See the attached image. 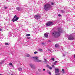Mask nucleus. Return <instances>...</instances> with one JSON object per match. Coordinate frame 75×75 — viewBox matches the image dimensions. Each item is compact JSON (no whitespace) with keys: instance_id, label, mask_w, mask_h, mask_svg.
Segmentation results:
<instances>
[{"instance_id":"79ce46f5","label":"nucleus","mask_w":75,"mask_h":75,"mask_svg":"<svg viewBox=\"0 0 75 75\" xmlns=\"http://www.w3.org/2000/svg\"><path fill=\"white\" fill-rule=\"evenodd\" d=\"M0 75H3L1 74H0Z\"/></svg>"},{"instance_id":"39448f33","label":"nucleus","mask_w":75,"mask_h":75,"mask_svg":"<svg viewBox=\"0 0 75 75\" xmlns=\"http://www.w3.org/2000/svg\"><path fill=\"white\" fill-rule=\"evenodd\" d=\"M34 18L36 20H40L41 18V16L40 15H36L34 16Z\"/></svg>"},{"instance_id":"4c0bfd02","label":"nucleus","mask_w":75,"mask_h":75,"mask_svg":"<svg viewBox=\"0 0 75 75\" xmlns=\"http://www.w3.org/2000/svg\"><path fill=\"white\" fill-rule=\"evenodd\" d=\"M2 30H1V28H0V31H2Z\"/></svg>"},{"instance_id":"0eeeda50","label":"nucleus","mask_w":75,"mask_h":75,"mask_svg":"<svg viewBox=\"0 0 75 75\" xmlns=\"http://www.w3.org/2000/svg\"><path fill=\"white\" fill-rule=\"evenodd\" d=\"M16 9L17 10H18V11H21L22 10V8L20 7H16Z\"/></svg>"},{"instance_id":"423d86ee","label":"nucleus","mask_w":75,"mask_h":75,"mask_svg":"<svg viewBox=\"0 0 75 75\" xmlns=\"http://www.w3.org/2000/svg\"><path fill=\"white\" fill-rule=\"evenodd\" d=\"M74 38V37L72 35H69V36L68 38V39L69 40H70L71 41H72V40H73Z\"/></svg>"},{"instance_id":"f257e3e1","label":"nucleus","mask_w":75,"mask_h":75,"mask_svg":"<svg viewBox=\"0 0 75 75\" xmlns=\"http://www.w3.org/2000/svg\"><path fill=\"white\" fill-rule=\"evenodd\" d=\"M62 33V29L60 28H58V31L54 32L52 33L53 36L54 38H57L60 36L61 33Z\"/></svg>"},{"instance_id":"f03ea898","label":"nucleus","mask_w":75,"mask_h":75,"mask_svg":"<svg viewBox=\"0 0 75 75\" xmlns=\"http://www.w3.org/2000/svg\"><path fill=\"white\" fill-rule=\"evenodd\" d=\"M51 5L50 4H47L45 5L44 6V8L46 11L50 10L51 9Z\"/></svg>"},{"instance_id":"412c9836","label":"nucleus","mask_w":75,"mask_h":75,"mask_svg":"<svg viewBox=\"0 0 75 75\" xmlns=\"http://www.w3.org/2000/svg\"><path fill=\"white\" fill-rule=\"evenodd\" d=\"M58 44H57L55 45V47H56V48H57V47H58Z\"/></svg>"},{"instance_id":"5701e85b","label":"nucleus","mask_w":75,"mask_h":75,"mask_svg":"<svg viewBox=\"0 0 75 75\" xmlns=\"http://www.w3.org/2000/svg\"><path fill=\"white\" fill-rule=\"evenodd\" d=\"M39 51H40V52H42V49H40L39 50Z\"/></svg>"},{"instance_id":"ea45409f","label":"nucleus","mask_w":75,"mask_h":75,"mask_svg":"<svg viewBox=\"0 0 75 75\" xmlns=\"http://www.w3.org/2000/svg\"><path fill=\"white\" fill-rule=\"evenodd\" d=\"M45 69H43V71H45Z\"/></svg>"},{"instance_id":"a211bd4d","label":"nucleus","mask_w":75,"mask_h":75,"mask_svg":"<svg viewBox=\"0 0 75 75\" xmlns=\"http://www.w3.org/2000/svg\"><path fill=\"white\" fill-rule=\"evenodd\" d=\"M26 37H29V36H30V34H27L26 35Z\"/></svg>"},{"instance_id":"4468645a","label":"nucleus","mask_w":75,"mask_h":75,"mask_svg":"<svg viewBox=\"0 0 75 75\" xmlns=\"http://www.w3.org/2000/svg\"><path fill=\"white\" fill-rule=\"evenodd\" d=\"M18 70L19 71H22V68L20 67L18 69Z\"/></svg>"},{"instance_id":"c03bdc74","label":"nucleus","mask_w":75,"mask_h":75,"mask_svg":"<svg viewBox=\"0 0 75 75\" xmlns=\"http://www.w3.org/2000/svg\"><path fill=\"white\" fill-rule=\"evenodd\" d=\"M11 75H14L13 74H11Z\"/></svg>"},{"instance_id":"f8f14e48","label":"nucleus","mask_w":75,"mask_h":75,"mask_svg":"<svg viewBox=\"0 0 75 75\" xmlns=\"http://www.w3.org/2000/svg\"><path fill=\"white\" fill-rule=\"evenodd\" d=\"M34 59H38V57H33Z\"/></svg>"},{"instance_id":"c756f323","label":"nucleus","mask_w":75,"mask_h":75,"mask_svg":"<svg viewBox=\"0 0 75 75\" xmlns=\"http://www.w3.org/2000/svg\"><path fill=\"white\" fill-rule=\"evenodd\" d=\"M48 73L49 74V75H51V73L50 71L48 72Z\"/></svg>"},{"instance_id":"e433bc0d","label":"nucleus","mask_w":75,"mask_h":75,"mask_svg":"<svg viewBox=\"0 0 75 75\" xmlns=\"http://www.w3.org/2000/svg\"><path fill=\"white\" fill-rule=\"evenodd\" d=\"M9 35H10V36L11 37V34L10 33H9Z\"/></svg>"},{"instance_id":"c9c22d12","label":"nucleus","mask_w":75,"mask_h":75,"mask_svg":"<svg viewBox=\"0 0 75 75\" xmlns=\"http://www.w3.org/2000/svg\"><path fill=\"white\" fill-rule=\"evenodd\" d=\"M52 67H53V68H54V65H52Z\"/></svg>"},{"instance_id":"cd10ccee","label":"nucleus","mask_w":75,"mask_h":75,"mask_svg":"<svg viewBox=\"0 0 75 75\" xmlns=\"http://www.w3.org/2000/svg\"><path fill=\"white\" fill-rule=\"evenodd\" d=\"M39 72H41V69H39L38 70Z\"/></svg>"},{"instance_id":"a18cd8bd","label":"nucleus","mask_w":75,"mask_h":75,"mask_svg":"<svg viewBox=\"0 0 75 75\" xmlns=\"http://www.w3.org/2000/svg\"><path fill=\"white\" fill-rule=\"evenodd\" d=\"M49 41L50 42H51V41Z\"/></svg>"},{"instance_id":"dca6fc26","label":"nucleus","mask_w":75,"mask_h":75,"mask_svg":"<svg viewBox=\"0 0 75 75\" xmlns=\"http://www.w3.org/2000/svg\"><path fill=\"white\" fill-rule=\"evenodd\" d=\"M30 66L33 68V64H30Z\"/></svg>"},{"instance_id":"f3484780","label":"nucleus","mask_w":75,"mask_h":75,"mask_svg":"<svg viewBox=\"0 0 75 75\" xmlns=\"http://www.w3.org/2000/svg\"><path fill=\"white\" fill-rule=\"evenodd\" d=\"M26 56L27 57H30V54H26Z\"/></svg>"},{"instance_id":"72a5a7b5","label":"nucleus","mask_w":75,"mask_h":75,"mask_svg":"<svg viewBox=\"0 0 75 75\" xmlns=\"http://www.w3.org/2000/svg\"><path fill=\"white\" fill-rule=\"evenodd\" d=\"M58 16H59V17H61V15L60 14H59L58 15Z\"/></svg>"},{"instance_id":"2f4dec72","label":"nucleus","mask_w":75,"mask_h":75,"mask_svg":"<svg viewBox=\"0 0 75 75\" xmlns=\"http://www.w3.org/2000/svg\"><path fill=\"white\" fill-rule=\"evenodd\" d=\"M4 9H7V7L6 6H5L4 8Z\"/></svg>"},{"instance_id":"a19ab883","label":"nucleus","mask_w":75,"mask_h":75,"mask_svg":"<svg viewBox=\"0 0 75 75\" xmlns=\"http://www.w3.org/2000/svg\"><path fill=\"white\" fill-rule=\"evenodd\" d=\"M63 56L64 57H65V55L64 54H63Z\"/></svg>"},{"instance_id":"2eb2a0df","label":"nucleus","mask_w":75,"mask_h":75,"mask_svg":"<svg viewBox=\"0 0 75 75\" xmlns=\"http://www.w3.org/2000/svg\"><path fill=\"white\" fill-rule=\"evenodd\" d=\"M62 74H64V73H65V70H64V69H62Z\"/></svg>"},{"instance_id":"bb28decb","label":"nucleus","mask_w":75,"mask_h":75,"mask_svg":"<svg viewBox=\"0 0 75 75\" xmlns=\"http://www.w3.org/2000/svg\"><path fill=\"white\" fill-rule=\"evenodd\" d=\"M61 11L62 12V13H64L65 12L64 11V10H61Z\"/></svg>"},{"instance_id":"9d476101","label":"nucleus","mask_w":75,"mask_h":75,"mask_svg":"<svg viewBox=\"0 0 75 75\" xmlns=\"http://www.w3.org/2000/svg\"><path fill=\"white\" fill-rule=\"evenodd\" d=\"M48 33H45L44 34L45 37H46V38H48Z\"/></svg>"},{"instance_id":"1a4fd4ad","label":"nucleus","mask_w":75,"mask_h":75,"mask_svg":"<svg viewBox=\"0 0 75 75\" xmlns=\"http://www.w3.org/2000/svg\"><path fill=\"white\" fill-rule=\"evenodd\" d=\"M34 61L35 62H42V61L40 60H39L38 59H36L34 60Z\"/></svg>"},{"instance_id":"4be33fe9","label":"nucleus","mask_w":75,"mask_h":75,"mask_svg":"<svg viewBox=\"0 0 75 75\" xmlns=\"http://www.w3.org/2000/svg\"><path fill=\"white\" fill-rule=\"evenodd\" d=\"M57 62H58V61H55V62L54 63V65H56V64H57Z\"/></svg>"},{"instance_id":"58836bf2","label":"nucleus","mask_w":75,"mask_h":75,"mask_svg":"<svg viewBox=\"0 0 75 75\" xmlns=\"http://www.w3.org/2000/svg\"><path fill=\"white\" fill-rule=\"evenodd\" d=\"M30 37H28V38H27V39H30Z\"/></svg>"},{"instance_id":"aec40b11","label":"nucleus","mask_w":75,"mask_h":75,"mask_svg":"<svg viewBox=\"0 0 75 75\" xmlns=\"http://www.w3.org/2000/svg\"><path fill=\"white\" fill-rule=\"evenodd\" d=\"M9 64L10 65H11V66H12V67H13V64H12V63H10Z\"/></svg>"},{"instance_id":"a878e982","label":"nucleus","mask_w":75,"mask_h":75,"mask_svg":"<svg viewBox=\"0 0 75 75\" xmlns=\"http://www.w3.org/2000/svg\"><path fill=\"white\" fill-rule=\"evenodd\" d=\"M51 59H52V60H53V61H54V58H53V57Z\"/></svg>"},{"instance_id":"f704fd0d","label":"nucleus","mask_w":75,"mask_h":75,"mask_svg":"<svg viewBox=\"0 0 75 75\" xmlns=\"http://www.w3.org/2000/svg\"><path fill=\"white\" fill-rule=\"evenodd\" d=\"M42 45H44V43L43 42H42Z\"/></svg>"},{"instance_id":"6ab92c4d","label":"nucleus","mask_w":75,"mask_h":75,"mask_svg":"<svg viewBox=\"0 0 75 75\" xmlns=\"http://www.w3.org/2000/svg\"><path fill=\"white\" fill-rule=\"evenodd\" d=\"M44 60L45 61V62H48V61H47V60L46 59H45V58L44 59Z\"/></svg>"},{"instance_id":"7c9ffc66","label":"nucleus","mask_w":75,"mask_h":75,"mask_svg":"<svg viewBox=\"0 0 75 75\" xmlns=\"http://www.w3.org/2000/svg\"><path fill=\"white\" fill-rule=\"evenodd\" d=\"M38 53V52H34V54H37Z\"/></svg>"},{"instance_id":"b1692460","label":"nucleus","mask_w":75,"mask_h":75,"mask_svg":"<svg viewBox=\"0 0 75 75\" xmlns=\"http://www.w3.org/2000/svg\"><path fill=\"white\" fill-rule=\"evenodd\" d=\"M55 75H61V73H59L58 74H56Z\"/></svg>"},{"instance_id":"7ed1b4c3","label":"nucleus","mask_w":75,"mask_h":75,"mask_svg":"<svg viewBox=\"0 0 75 75\" xmlns=\"http://www.w3.org/2000/svg\"><path fill=\"white\" fill-rule=\"evenodd\" d=\"M53 25H54V23L50 21L48 22L47 23H46V27H48V26H50Z\"/></svg>"},{"instance_id":"c85d7f7f","label":"nucleus","mask_w":75,"mask_h":75,"mask_svg":"<svg viewBox=\"0 0 75 75\" xmlns=\"http://www.w3.org/2000/svg\"><path fill=\"white\" fill-rule=\"evenodd\" d=\"M48 51H50V52H51V49H48Z\"/></svg>"},{"instance_id":"ddd939ff","label":"nucleus","mask_w":75,"mask_h":75,"mask_svg":"<svg viewBox=\"0 0 75 75\" xmlns=\"http://www.w3.org/2000/svg\"><path fill=\"white\" fill-rule=\"evenodd\" d=\"M47 67H48V68H49L50 69H52V67H50L49 65H47Z\"/></svg>"},{"instance_id":"9b49d317","label":"nucleus","mask_w":75,"mask_h":75,"mask_svg":"<svg viewBox=\"0 0 75 75\" xmlns=\"http://www.w3.org/2000/svg\"><path fill=\"white\" fill-rule=\"evenodd\" d=\"M4 60H2L1 61L0 64L1 65H2L3 64V63H4Z\"/></svg>"},{"instance_id":"6e6552de","label":"nucleus","mask_w":75,"mask_h":75,"mask_svg":"<svg viewBox=\"0 0 75 75\" xmlns=\"http://www.w3.org/2000/svg\"><path fill=\"white\" fill-rule=\"evenodd\" d=\"M54 69H55V73L56 74H57V73H58V72H59V69H58L57 68H55Z\"/></svg>"},{"instance_id":"473e14b6","label":"nucleus","mask_w":75,"mask_h":75,"mask_svg":"<svg viewBox=\"0 0 75 75\" xmlns=\"http://www.w3.org/2000/svg\"><path fill=\"white\" fill-rule=\"evenodd\" d=\"M51 5H54V3L52 2L51 3Z\"/></svg>"},{"instance_id":"393cba45","label":"nucleus","mask_w":75,"mask_h":75,"mask_svg":"<svg viewBox=\"0 0 75 75\" xmlns=\"http://www.w3.org/2000/svg\"><path fill=\"white\" fill-rule=\"evenodd\" d=\"M5 45H8V43H5Z\"/></svg>"},{"instance_id":"37998d69","label":"nucleus","mask_w":75,"mask_h":75,"mask_svg":"<svg viewBox=\"0 0 75 75\" xmlns=\"http://www.w3.org/2000/svg\"><path fill=\"white\" fill-rule=\"evenodd\" d=\"M25 18H27V17H26Z\"/></svg>"},{"instance_id":"20e7f679","label":"nucleus","mask_w":75,"mask_h":75,"mask_svg":"<svg viewBox=\"0 0 75 75\" xmlns=\"http://www.w3.org/2000/svg\"><path fill=\"white\" fill-rule=\"evenodd\" d=\"M16 17H17V16L16 15H15L14 17L12 20V21L13 22H14V21H17V20H18V18H19L17 17L16 18Z\"/></svg>"}]
</instances>
